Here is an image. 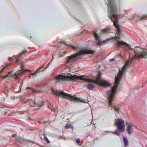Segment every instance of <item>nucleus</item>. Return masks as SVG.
<instances>
[{
	"label": "nucleus",
	"mask_w": 147,
	"mask_h": 147,
	"mask_svg": "<svg viewBox=\"0 0 147 147\" xmlns=\"http://www.w3.org/2000/svg\"><path fill=\"white\" fill-rule=\"evenodd\" d=\"M135 55L131 61H127L123 67L121 69H119V72L117 76H116L115 78V84L112 88L111 90H107V93L108 95V99L109 100V105L112 108H114L116 111L118 112L119 111V107L116 105H113L112 101L113 100L114 96L116 93V91L119 85L120 81L122 78L124 72L125 71L129 64L132 61L135 60H138V59L143 57L147 58V49L137 52L136 50H134Z\"/></svg>",
	"instance_id": "obj_1"
},
{
	"label": "nucleus",
	"mask_w": 147,
	"mask_h": 147,
	"mask_svg": "<svg viewBox=\"0 0 147 147\" xmlns=\"http://www.w3.org/2000/svg\"><path fill=\"white\" fill-rule=\"evenodd\" d=\"M107 2L108 17L113 22V25L116 28V30H121L118 23L119 14L117 11L115 2V0H108Z\"/></svg>",
	"instance_id": "obj_2"
},
{
	"label": "nucleus",
	"mask_w": 147,
	"mask_h": 147,
	"mask_svg": "<svg viewBox=\"0 0 147 147\" xmlns=\"http://www.w3.org/2000/svg\"><path fill=\"white\" fill-rule=\"evenodd\" d=\"M69 46L72 49L78 51V52L74 55L67 57L66 62L67 63L76 61L77 59L80 58L81 55H82L92 53H93V51H92L86 49H82L80 47H76L71 45H69Z\"/></svg>",
	"instance_id": "obj_3"
},
{
	"label": "nucleus",
	"mask_w": 147,
	"mask_h": 147,
	"mask_svg": "<svg viewBox=\"0 0 147 147\" xmlns=\"http://www.w3.org/2000/svg\"><path fill=\"white\" fill-rule=\"evenodd\" d=\"M71 76H65L63 75H59L55 77V79L58 80L67 81L69 80H76L77 79L84 81L85 82H89V79L87 78H85L83 75L80 76H77L76 75H72L70 74Z\"/></svg>",
	"instance_id": "obj_4"
},
{
	"label": "nucleus",
	"mask_w": 147,
	"mask_h": 147,
	"mask_svg": "<svg viewBox=\"0 0 147 147\" xmlns=\"http://www.w3.org/2000/svg\"><path fill=\"white\" fill-rule=\"evenodd\" d=\"M52 92L57 96H61L71 100L77 101L79 100L78 98L77 97L72 96L70 94L64 92L63 91H60L59 92L58 91H56L53 89H52Z\"/></svg>",
	"instance_id": "obj_5"
},
{
	"label": "nucleus",
	"mask_w": 147,
	"mask_h": 147,
	"mask_svg": "<svg viewBox=\"0 0 147 147\" xmlns=\"http://www.w3.org/2000/svg\"><path fill=\"white\" fill-rule=\"evenodd\" d=\"M24 52L20 53L19 55L13 57H10L9 59L11 61V64H19L22 63L21 67H22L23 61L22 60V58L24 57Z\"/></svg>",
	"instance_id": "obj_6"
},
{
	"label": "nucleus",
	"mask_w": 147,
	"mask_h": 147,
	"mask_svg": "<svg viewBox=\"0 0 147 147\" xmlns=\"http://www.w3.org/2000/svg\"><path fill=\"white\" fill-rule=\"evenodd\" d=\"M115 122L119 132H123L125 131V124L124 121L122 119L118 118L115 120Z\"/></svg>",
	"instance_id": "obj_7"
},
{
	"label": "nucleus",
	"mask_w": 147,
	"mask_h": 147,
	"mask_svg": "<svg viewBox=\"0 0 147 147\" xmlns=\"http://www.w3.org/2000/svg\"><path fill=\"white\" fill-rule=\"evenodd\" d=\"M23 103L27 104H30L32 103V105H31L30 106L32 107H34L35 105L40 107H42L43 105V102H42L41 100H39L38 102H36L32 99H28L26 100H22Z\"/></svg>",
	"instance_id": "obj_8"
},
{
	"label": "nucleus",
	"mask_w": 147,
	"mask_h": 147,
	"mask_svg": "<svg viewBox=\"0 0 147 147\" xmlns=\"http://www.w3.org/2000/svg\"><path fill=\"white\" fill-rule=\"evenodd\" d=\"M117 45L118 47L123 49L125 52H129V49H133L130 45L123 41H118L117 43Z\"/></svg>",
	"instance_id": "obj_9"
},
{
	"label": "nucleus",
	"mask_w": 147,
	"mask_h": 147,
	"mask_svg": "<svg viewBox=\"0 0 147 147\" xmlns=\"http://www.w3.org/2000/svg\"><path fill=\"white\" fill-rule=\"evenodd\" d=\"M25 71V70L23 69L22 70H19L18 71H12L8 73V76L9 77L18 79L24 73Z\"/></svg>",
	"instance_id": "obj_10"
},
{
	"label": "nucleus",
	"mask_w": 147,
	"mask_h": 147,
	"mask_svg": "<svg viewBox=\"0 0 147 147\" xmlns=\"http://www.w3.org/2000/svg\"><path fill=\"white\" fill-rule=\"evenodd\" d=\"M94 35L96 40V41L97 42L96 44L97 45L101 46L105 45L110 40V39H107L106 40L101 41L100 37L98 34L96 33H94Z\"/></svg>",
	"instance_id": "obj_11"
},
{
	"label": "nucleus",
	"mask_w": 147,
	"mask_h": 147,
	"mask_svg": "<svg viewBox=\"0 0 147 147\" xmlns=\"http://www.w3.org/2000/svg\"><path fill=\"white\" fill-rule=\"evenodd\" d=\"M95 83L103 87H109L110 86V84L105 80L98 79L95 81Z\"/></svg>",
	"instance_id": "obj_12"
},
{
	"label": "nucleus",
	"mask_w": 147,
	"mask_h": 147,
	"mask_svg": "<svg viewBox=\"0 0 147 147\" xmlns=\"http://www.w3.org/2000/svg\"><path fill=\"white\" fill-rule=\"evenodd\" d=\"M50 64V62H49V64L47 65V67H45V66L44 65H43L41 67H40L34 73H32L30 74V75L29 76V78H30L31 77V75H32V76H34V77L36 76V74H37L39 72H41L42 71H44L45 69H47L49 67V65Z\"/></svg>",
	"instance_id": "obj_13"
},
{
	"label": "nucleus",
	"mask_w": 147,
	"mask_h": 147,
	"mask_svg": "<svg viewBox=\"0 0 147 147\" xmlns=\"http://www.w3.org/2000/svg\"><path fill=\"white\" fill-rule=\"evenodd\" d=\"M50 64V62H49V64L47 65V67H45V66L44 65H43L41 67H40L34 73H32L30 74V75L29 76V78H30L31 77V75H32V76H34V77L36 76V74H37L39 72H41L42 71H44L45 69H47L49 67V65Z\"/></svg>",
	"instance_id": "obj_14"
},
{
	"label": "nucleus",
	"mask_w": 147,
	"mask_h": 147,
	"mask_svg": "<svg viewBox=\"0 0 147 147\" xmlns=\"http://www.w3.org/2000/svg\"><path fill=\"white\" fill-rule=\"evenodd\" d=\"M40 88V85L38 84L35 86L34 88H32L30 87H28L27 88V89H30L32 92H35L36 93H41L42 91V90H40L39 88Z\"/></svg>",
	"instance_id": "obj_15"
},
{
	"label": "nucleus",
	"mask_w": 147,
	"mask_h": 147,
	"mask_svg": "<svg viewBox=\"0 0 147 147\" xmlns=\"http://www.w3.org/2000/svg\"><path fill=\"white\" fill-rule=\"evenodd\" d=\"M126 125L127 127V131L128 134H130L133 132L132 124L131 122H126Z\"/></svg>",
	"instance_id": "obj_16"
},
{
	"label": "nucleus",
	"mask_w": 147,
	"mask_h": 147,
	"mask_svg": "<svg viewBox=\"0 0 147 147\" xmlns=\"http://www.w3.org/2000/svg\"><path fill=\"white\" fill-rule=\"evenodd\" d=\"M87 87L89 90H92L94 87V85L92 83H89L87 85Z\"/></svg>",
	"instance_id": "obj_17"
},
{
	"label": "nucleus",
	"mask_w": 147,
	"mask_h": 147,
	"mask_svg": "<svg viewBox=\"0 0 147 147\" xmlns=\"http://www.w3.org/2000/svg\"><path fill=\"white\" fill-rule=\"evenodd\" d=\"M123 140L125 146H127L128 145V141L127 138L125 137H123Z\"/></svg>",
	"instance_id": "obj_18"
},
{
	"label": "nucleus",
	"mask_w": 147,
	"mask_h": 147,
	"mask_svg": "<svg viewBox=\"0 0 147 147\" xmlns=\"http://www.w3.org/2000/svg\"><path fill=\"white\" fill-rule=\"evenodd\" d=\"M43 135L44 136V139L46 142L48 144L50 143V141L49 140L48 138L46 136V134L45 133H43Z\"/></svg>",
	"instance_id": "obj_19"
},
{
	"label": "nucleus",
	"mask_w": 147,
	"mask_h": 147,
	"mask_svg": "<svg viewBox=\"0 0 147 147\" xmlns=\"http://www.w3.org/2000/svg\"><path fill=\"white\" fill-rule=\"evenodd\" d=\"M147 17V16H144L142 17H141L140 18H138H138L136 19V20L137 21H140V20H145L146 18Z\"/></svg>",
	"instance_id": "obj_20"
},
{
	"label": "nucleus",
	"mask_w": 147,
	"mask_h": 147,
	"mask_svg": "<svg viewBox=\"0 0 147 147\" xmlns=\"http://www.w3.org/2000/svg\"><path fill=\"white\" fill-rule=\"evenodd\" d=\"M73 127L71 124L67 123L65 125V128L68 129L71 128H73Z\"/></svg>",
	"instance_id": "obj_21"
},
{
	"label": "nucleus",
	"mask_w": 147,
	"mask_h": 147,
	"mask_svg": "<svg viewBox=\"0 0 147 147\" xmlns=\"http://www.w3.org/2000/svg\"><path fill=\"white\" fill-rule=\"evenodd\" d=\"M107 132L112 133L113 134H115L116 135H117L119 136H120V134L117 131H113V132H112L111 131H107Z\"/></svg>",
	"instance_id": "obj_22"
},
{
	"label": "nucleus",
	"mask_w": 147,
	"mask_h": 147,
	"mask_svg": "<svg viewBox=\"0 0 147 147\" xmlns=\"http://www.w3.org/2000/svg\"><path fill=\"white\" fill-rule=\"evenodd\" d=\"M5 90H4V93H5V94H6L7 93V90H8V87L7 86H5Z\"/></svg>",
	"instance_id": "obj_23"
},
{
	"label": "nucleus",
	"mask_w": 147,
	"mask_h": 147,
	"mask_svg": "<svg viewBox=\"0 0 147 147\" xmlns=\"http://www.w3.org/2000/svg\"><path fill=\"white\" fill-rule=\"evenodd\" d=\"M76 142L77 143L79 144L80 142V138H78L76 140Z\"/></svg>",
	"instance_id": "obj_24"
},
{
	"label": "nucleus",
	"mask_w": 147,
	"mask_h": 147,
	"mask_svg": "<svg viewBox=\"0 0 147 147\" xmlns=\"http://www.w3.org/2000/svg\"><path fill=\"white\" fill-rule=\"evenodd\" d=\"M101 72H100V71H98V77H100L101 76Z\"/></svg>",
	"instance_id": "obj_25"
},
{
	"label": "nucleus",
	"mask_w": 147,
	"mask_h": 147,
	"mask_svg": "<svg viewBox=\"0 0 147 147\" xmlns=\"http://www.w3.org/2000/svg\"><path fill=\"white\" fill-rule=\"evenodd\" d=\"M115 60V59L113 58L110 59V61H114Z\"/></svg>",
	"instance_id": "obj_26"
},
{
	"label": "nucleus",
	"mask_w": 147,
	"mask_h": 147,
	"mask_svg": "<svg viewBox=\"0 0 147 147\" xmlns=\"http://www.w3.org/2000/svg\"><path fill=\"white\" fill-rule=\"evenodd\" d=\"M10 65V64H8L5 67H4V68H7V67H8L9 65Z\"/></svg>",
	"instance_id": "obj_27"
},
{
	"label": "nucleus",
	"mask_w": 147,
	"mask_h": 147,
	"mask_svg": "<svg viewBox=\"0 0 147 147\" xmlns=\"http://www.w3.org/2000/svg\"><path fill=\"white\" fill-rule=\"evenodd\" d=\"M104 31L105 32H107V29H105L104 30Z\"/></svg>",
	"instance_id": "obj_28"
},
{
	"label": "nucleus",
	"mask_w": 147,
	"mask_h": 147,
	"mask_svg": "<svg viewBox=\"0 0 147 147\" xmlns=\"http://www.w3.org/2000/svg\"><path fill=\"white\" fill-rule=\"evenodd\" d=\"M5 115H10V114H8V113L7 112H6L5 113Z\"/></svg>",
	"instance_id": "obj_29"
},
{
	"label": "nucleus",
	"mask_w": 147,
	"mask_h": 147,
	"mask_svg": "<svg viewBox=\"0 0 147 147\" xmlns=\"http://www.w3.org/2000/svg\"><path fill=\"white\" fill-rule=\"evenodd\" d=\"M53 61V60H52H52L50 62V63H51V62Z\"/></svg>",
	"instance_id": "obj_30"
},
{
	"label": "nucleus",
	"mask_w": 147,
	"mask_h": 147,
	"mask_svg": "<svg viewBox=\"0 0 147 147\" xmlns=\"http://www.w3.org/2000/svg\"><path fill=\"white\" fill-rule=\"evenodd\" d=\"M54 57H53L52 58V59L53 60L54 59Z\"/></svg>",
	"instance_id": "obj_31"
},
{
	"label": "nucleus",
	"mask_w": 147,
	"mask_h": 147,
	"mask_svg": "<svg viewBox=\"0 0 147 147\" xmlns=\"http://www.w3.org/2000/svg\"><path fill=\"white\" fill-rule=\"evenodd\" d=\"M15 135H16V134L13 135V137H14V136H15Z\"/></svg>",
	"instance_id": "obj_32"
},
{
	"label": "nucleus",
	"mask_w": 147,
	"mask_h": 147,
	"mask_svg": "<svg viewBox=\"0 0 147 147\" xmlns=\"http://www.w3.org/2000/svg\"><path fill=\"white\" fill-rule=\"evenodd\" d=\"M62 56L63 55H61V56H60V57H62Z\"/></svg>",
	"instance_id": "obj_33"
}]
</instances>
